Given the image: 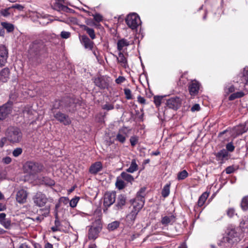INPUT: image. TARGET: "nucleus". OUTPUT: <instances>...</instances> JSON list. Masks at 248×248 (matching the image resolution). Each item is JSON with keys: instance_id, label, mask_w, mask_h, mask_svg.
<instances>
[{"instance_id": "obj_34", "label": "nucleus", "mask_w": 248, "mask_h": 248, "mask_svg": "<svg viewBox=\"0 0 248 248\" xmlns=\"http://www.w3.org/2000/svg\"><path fill=\"white\" fill-rule=\"evenodd\" d=\"M59 20L60 21H63L62 20H59L58 19H50L49 16H44L42 18H40L39 22L40 23L42 24L43 25H46L51 22L54 20Z\"/></svg>"}, {"instance_id": "obj_39", "label": "nucleus", "mask_w": 248, "mask_h": 248, "mask_svg": "<svg viewBox=\"0 0 248 248\" xmlns=\"http://www.w3.org/2000/svg\"><path fill=\"white\" fill-rule=\"evenodd\" d=\"M0 224L6 229H9L11 227V220L9 218H6L3 220H0Z\"/></svg>"}, {"instance_id": "obj_14", "label": "nucleus", "mask_w": 248, "mask_h": 248, "mask_svg": "<svg viewBox=\"0 0 248 248\" xmlns=\"http://www.w3.org/2000/svg\"><path fill=\"white\" fill-rule=\"evenodd\" d=\"M80 42L81 44L84 46L85 48L89 50H92L93 46L94 43L91 41L86 35H83L80 37Z\"/></svg>"}, {"instance_id": "obj_17", "label": "nucleus", "mask_w": 248, "mask_h": 248, "mask_svg": "<svg viewBox=\"0 0 248 248\" xmlns=\"http://www.w3.org/2000/svg\"><path fill=\"white\" fill-rule=\"evenodd\" d=\"M27 198V192L24 189H20L16 193V200L19 203H25L26 201Z\"/></svg>"}, {"instance_id": "obj_25", "label": "nucleus", "mask_w": 248, "mask_h": 248, "mask_svg": "<svg viewBox=\"0 0 248 248\" xmlns=\"http://www.w3.org/2000/svg\"><path fill=\"white\" fill-rule=\"evenodd\" d=\"M10 70L8 68H4L0 72V80L6 82L9 78Z\"/></svg>"}, {"instance_id": "obj_15", "label": "nucleus", "mask_w": 248, "mask_h": 248, "mask_svg": "<svg viewBox=\"0 0 248 248\" xmlns=\"http://www.w3.org/2000/svg\"><path fill=\"white\" fill-rule=\"evenodd\" d=\"M239 78V80H236L237 82H240L242 84V86L244 87L245 85H248V68H245L243 73L238 76L237 78Z\"/></svg>"}, {"instance_id": "obj_36", "label": "nucleus", "mask_w": 248, "mask_h": 248, "mask_svg": "<svg viewBox=\"0 0 248 248\" xmlns=\"http://www.w3.org/2000/svg\"><path fill=\"white\" fill-rule=\"evenodd\" d=\"M208 197V194L206 192L203 193L199 198L198 201V205L199 206H202L205 202Z\"/></svg>"}, {"instance_id": "obj_52", "label": "nucleus", "mask_w": 248, "mask_h": 248, "mask_svg": "<svg viewBox=\"0 0 248 248\" xmlns=\"http://www.w3.org/2000/svg\"><path fill=\"white\" fill-rule=\"evenodd\" d=\"M43 181L45 185L49 186H53L55 184L54 181L48 178H44Z\"/></svg>"}, {"instance_id": "obj_41", "label": "nucleus", "mask_w": 248, "mask_h": 248, "mask_svg": "<svg viewBox=\"0 0 248 248\" xmlns=\"http://www.w3.org/2000/svg\"><path fill=\"white\" fill-rule=\"evenodd\" d=\"M244 95V93L242 92H238L232 94L229 97L230 100H233L236 98H240Z\"/></svg>"}, {"instance_id": "obj_37", "label": "nucleus", "mask_w": 248, "mask_h": 248, "mask_svg": "<svg viewBox=\"0 0 248 248\" xmlns=\"http://www.w3.org/2000/svg\"><path fill=\"white\" fill-rule=\"evenodd\" d=\"M1 25L3 29H6L8 32H12L14 31V26L11 23L6 22H2L1 23Z\"/></svg>"}, {"instance_id": "obj_2", "label": "nucleus", "mask_w": 248, "mask_h": 248, "mask_svg": "<svg viewBox=\"0 0 248 248\" xmlns=\"http://www.w3.org/2000/svg\"><path fill=\"white\" fill-rule=\"evenodd\" d=\"M46 51L45 45L42 40H35L30 45L29 50V59L32 62H38L40 56Z\"/></svg>"}, {"instance_id": "obj_12", "label": "nucleus", "mask_w": 248, "mask_h": 248, "mask_svg": "<svg viewBox=\"0 0 248 248\" xmlns=\"http://www.w3.org/2000/svg\"><path fill=\"white\" fill-rule=\"evenodd\" d=\"M94 82L96 86L101 89L107 88L108 85V79L104 76H99L95 78Z\"/></svg>"}, {"instance_id": "obj_49", "label": "nucleus", "mask_w": 248, "mask_h": 248, "mask_svg": "<svg viewBox=\"0 0 248 248\" xmlns=\"http://www.w3.org/2000/svg\"><path fill=\"white\" fill-rule=\"evenodd\" d=\"M22 153V149L21 148H16L13 151V155L15 157H17Z\"/></svg>"}, {"instance_id": "obj_42", "label": "nucleus", "mask_w": 248, "mask_h": 248, "mask_svg": "<svg viewBox=\"0 0 248 248\" xmlns=\"http://www.w3.org/2000/svg\"><path fill=\"white\" fill-rule=\"evenodd\" d=\"M120 223L119 221H113L108 225V228L109 231H113L116 229L119 226Z\"/></svg>"}, {"instance_id": "obj_24", "label": "nucleus", "mask_w": 248, "mask_h": 248, "mask_svg": "<svg viewBox=\"0 0 248 248\" xmlns=\"http://www.w3.org/2000/svg\"><path fill=\"white\" fill-rule=\"evenodd\" d=\"M117 60L122 66L126 68L128 67L127 61L126 58L124 56V54L121 52H119L118 57H117Z\"/></svg>"}, {"instance_id": "obj_40", "label": "nucleus", "mask_w": 248, "mask_h": 248, "mask_svg": "<svg viewBox=\"0 0 248 248\" xmlns=\"http://www.w3.org/2000/svg\"><path fill=\"white\" fill-rule=\"evenodd\" d=\"M170 184H167L164 186L162 191V195L163 197L166 198L169 196L170 191Z\"/></svg>"}, {"instance_id": "obj_28", "label": "nucleus", "mask_w": 248, "mask_h": 248, "mask_svg": "<svg viewBox=\"0 0 248 248\" xmlns=\"http://www.w3.org/2000/svg\"><path fill=\"white\" fill-rule=\"evenodd\" d=\"M80 27L85 31H86L87 33L89 35L90 37L93 40L96 38V35L93 29L90 28L85 25H82Z\"/></svg>"}, {"instance_id": "obj_58", "label": "nucleus", "mask_w": 248, "mask_h": 248, "mask_svg": "<svg viewBox=\"0 0 248 248\" xmlns=\"http://www.w3.org/2000/svg\"><path fill=\"white\" fill-rule=\"evenodd\" d=\"M12 161V159L9 156H6L2 158V162L5 164H9Z\"/></svg>"}, {"instance_id": "obj_60", "label": "nucleus", "mask_w": 248, "mask_h": 248, "mask_svg": "<svg viewBox=\"0 0 248 248\" xmlns=\"http://www.w3.org/2000/svg\"><path fill=\"white\" fill-rule=\"evenodd\" d=\"M226 149L228 151L232 152L234 149V146L232 142H230L226 145Z\"/></svg>"}, {"instance_id": "obj_54", "label": "nucleus", "mask_w": 248, "mask_h": 248, "mask_svg": "<svg viewBox=\"0 0 248 248\" xmlns=\"http://www.w3.org/2000/svg\"><path fill=\"white\" fill-rule=\"evenodd\" d=\"M71 33L69 31H62L61 33V37L63 39H67L70 37Z\"/></svg>"}, {"instance_id": "obj_30", "label": "nucleus", "mask_w": 248, "mask_h": 248, "mask_svg": "<svg viewBox=\"0 0 248 248\" xmlns=\"http://www.w3.org/2000/svg\"><path fill=\"white\" fill-rule=\"evenodd\" d=\"M126 171L122 172L120 176L121 178H122L124 180L127 182L128 183H130L132 184V183L134 181V178L131 174H129L127 173Z\"/></svg>"}, {"instance_id": "obj_18", "label": "nucleus", "mask_w": 248, "mask_h": 248, "mask_svg": "<svg viewBox=\"0 0 248 248\" xmlns=\"http://www.w3.org/2000/svg\"><path fill=\"white\" fill-rule=\"evenodd\" d=\"M11 107L7 104L4 105L0 107V120L4 119L7 116L11 113Z\"/></svg>"}, {"instance_id": "obj_21", "label": "nucleus", "mask_w": 248, "mask_h": 248, "mask_svg": "<svg viewBox=\"0 0 248 248\" xmlns=\"http://www.w3.org/2000/svg\"><path fill=\"white\" fill-rule=\"evenodd\" d=\"M175 220V217L172 214H170L162 217L161 222L163 225L167 226L169 224H172Z\"/></svg>"}, {"instance_id": "obj_51", "label": "nucleus", "mask_w": 248, "mask_h": 248, "mask_svg": "<svg viewBox=\"0 0 248 248\" xmlns=\"http://www.w3.org/2000/svg\"><path fill=\"white\" fill-rule=\"evenodd\" d=\"M162 97L160 96H155L154 97V102L155 104V106L158 107L160 106L161 100H162Z\"/></svg>"}, {"instance_id": "obj_5", "label": "nucleus", "mask_w": 248, "mask_h": 248, "mask_svg": "<svg viewBox=\"0 0 248 248\" xmlns=\"http://www.w3.org/2000/svg\"><path fill=\"white\" fill-rule=\"evenodd\" d=\"M125 22L128 27L133 30L136 29L141 23L140 16L136 13L129 14L126 16Z\"/></svg>"}, {"instance_id": "obj_62", "label": "nucleus", "mask_w": 248, "mask_h": 248, "mask_svg": "<svg viewBox=\"0 0 248 248\" xmlns=\"http://www.w3.org/2000/svg\"><path fill=\"white\" fill-rule=\"evenodd\" d=\"M125 80L124 77L122 76H119L116 79L115 82L117 84H121L124 82Z\"/></svg>"}, {"instance_id": "obj_56", "label": "nucleus", "mask_w": 248, "mask_h": 248, "mask_svg": "<svg viewBox=\"0 0 248 248\" xmlns=\"http://www.w3.org/2000/svg\"><path fill=\"white\" fill-rule=\"evenodd\" d=\"M227 214L230 217H232L235 214V210L233 208H229L227 210Z\"/></svg>"}, {"instance_id": "obj_10", "label": "nucleus", "mask_w": 248, "mask_h": 248, "mask_svg": "<svg viewBox=\"0 0 248 248\" xmlns=\"http://www.w3.org/2000/svg\"><path fill=\"white\" fill-rule=\"evenodd\" d=\"M53 113L55 118L64 125H69L71 123V120L68 115L60 111H58L56 113L53 111Z\"/></svg>"}, {"instance_id": "obj_43", "label": "nucleus", "mask_w": 248, "mask_h": 248, "mask_svg": "<svg viewBox=\"0 0 248 248\" xmlns=\"http://www.w3.org/2000/svg\"><path fill=\"white\" fill-rule=\"evenodd\" d=\"M241 205L243 210H247L248 209V196L243 198Z\"/></svg>"}, {"instance_id": "obj_31", "label": "nucleus", "mask_w": 248, "mask_h": 248, "mask_svg": "<svg viewBox=\"0 0 248 248\" xmlns=\"http://www.w3.org/2000/svg\"><path fill=\"white\" fill-rule=\"evenodd\" d=\"M54 9L59 11H63L65 12H68L70 10V9L69 8L66 6L63 5L60 3L59 2H56L54 4Z\"/></svg>"}, {"instance_id": "obj_32", "label": "nucleus", "mask_w": 248, "mask_h": 248, "mask_svg": "<svg viewBox=\"0 0 248 248\" xmlns=\"http://www.w3.org/2000/svg\"><path fill=\"white\" fill-rule=\"evenodd\" d=\"M129 45V42L125 39H122L118 40L117 42V49L121 52L124 46H127Z\"/></svg>"}, {"instance_id": "obj_45", "label": "nucleus", "mask_w": 248, "mask_h": 248, "mask_svg": "<svg viewBox=\"0 0 248 248\" xmlns=\"http://www.w3.org/2000/svg\"><path fill=\"white\" fill-rule=\"evenodd\" d=\"M188 176V173L186 170L179 172L177 174V179L179 180H181L185 179Z\"/></svg>"}, {"instance_id": "obj_13", "label": "nucleus", "mask_w": 248, "mask_h": 248, "mask_svg": "<svg viewBox=\"0 0 248 248\" xmlns=\"http://www.w3.org/2000/svg\"><path fill=\"white\" fill-rule=\"evenodd\" d=\"M200 86V84L197 80H191L188 84L190 94L192 96L196 95L199 93Z\"/></svg>"}, {"instance_id": "obj_20", "label": "nucleus", "mask_w": 248, "mask_h": 248, "mask_svg": "<svg viewBox=\"0 0 248 248\" xmlns=\"http://www.w3.org/2000/svg\"><path fill=\"white\" fill-rule=\"evenodd\" d=\"M248 130V122L244 124H240L234 127L233 130L236 135H241Z\"/></svg>"}, {"instance_id": "obj_59", "label": "nucleus", "mask_w": 248, "mask_h": 248, "mask_svg": "<svg viewBox=\"0 0 248 248\" xmlns=\"http://www.w3.org/2000/svg\"><path fill=\"white\" fill-rule=\"evenodd\" d=\"M200 106L198 104H194L191 108V111L192 112H195L196 111H199L200 110Z\"/></svg>"}, {"instance_id": "obj_22", "label": "nucleus", "mask_w": 248, "mask_h": 248, "mask_svg": "<svg viewBox=\"0 0 248 248\" xmlns=\"http://www.w3.org/2000/svg\"><path fill=\"white\" fill-rule=\"evenodd\" d=\"M144 204V200L140 199L137 197L136 198L133 202V209L139 212L143 207Z\"/></svg>"}, {"instance_id": "obj_46", "label": "nucleus", "mask_w": 248, "mask_h": 248, "mask_svg": "<svg viewBox=\"0 0 248 248\" xmlns=\"http://www.w3.org/2000/svg\"><path fill=\"white\" fill-rule=\"evenodd\" d=\"M235 91V87L232 85H228L225 87L224 91L227 94L233 93Z\"/></svg>"}, {"instance_id": "obj_57", "label": "nucleus", "mask_w": 248, "mask_h": 248, "mask_svg": "<svg viewBox=\"0 0 248 248\" xmlns=\"http://www.w3.org/2000/svg\"><path fill=\"white\" fill-rule=\"evenodd\" d=\"M93 16L94 19L97 22H99L103 20L102 16L99 14H97L94 15H93Z\"/></svg>"}, {"instance_id": "obj_61", "label": "nucleus", "mask_w": 248, "mask_h": 248, "mask_svg": "<svg viewBox=\"0 0 248 248\" xmlns=\"http://www.w3.org/2000/svg\"><path fill=\"white\" fill-rule=\"evenodd\" d=\"M8 57H0V66H3L7 62Z\"/></svg>"}, {"instance_id": "obj_8", "label": "nucleus", "mask_w": 248, "mask_h": 248, "mask_svg": "<svg viewBox=\"0 0 248 248\" xmlns=\"http://www.w3.org/2000/svg\"><path fill=\"white\" fill-rule=\"evenodd\" d=\"M34 203L38 206L42 207L48 202V199L43 193L39 192H37L33 197Z\"/></svg>"}, {"instance_id": "obj_9", "label": "nucleus", "mask_w": 248, "mask_h": 248, "mask_svg": "<svg viewBox=\"0 0 248 248\" xmlns=\"http://www.w3.org/2000/svg\"><path fill=\"white\" fill-rule=\"evenodd\" d=\"M116 193L114 192H107L104 196L103 205L108 208L115 201Z\"/></svg>"}, {"instance_id": "obj_4", "label": "nucleus", "mask_w": 248, "mask_h": 248, "mask_svg": "<svg viewBox=\"0 0 248 248\" xmlns=\"http://www.w3.org/2000/svg\"><path fill=\"white\" fill-rule=\"evenodd\" d=\"M26 171L30 175H35L42 171L44 169L43 165L31 161L27 162L24 166Z\"/></svg>"}, {"instance_id": "obj_29", "label": "nucleus", "mask_w": 248, "mask_h": 248, "mask_svg": "<svg viewBox=\"0 0 248 248\" xmlns=\"http://www.w3.org/2000/svg\"><path fill=\"white\" fill-rule=\"evenodd\" d=\"M139 168L138 165L137 164L135 159H133L131 161L130 167L126 170V172L128 173H134L138 170Z\"/></svg>"}, {"instance_id": "obj_27", "label": "nucleus", "mask_w": 248, "mask_h": 248, "mask_svg": "<svg viewBox=\"0 0 248 248\" xmlns=\"http://www.w3.org/2000/svg\"><path fill=\"white\" fill-rule=\"evenodd\" d=\"M126 202L125 197L122 195L118 196L116 207L117 210L122 209V207L125 205Z\"/></svg>"}, {"instance_id": "obj_53", "label": "nucleus", "mask_w": 248, "mask_h": 248, "mask_svg": "<svg viewBox=\"0 0 248 248\" xmlns=\"http://www.w3.org/2000/svg\"><path fill=\"white\" fill-rule=\"evenodd\" d=\"M138 137L137 136H132L130 139V142L132 146H134L138 142Z\"/></svg>"}, {"instance_id": "obj_64", "label": "nucleus", "mask_w": 248, "mask_h": 248, "mask_svg": "<svg viewBox=\"0 0 248 248\" xmlns=\"http://www.w3.org/2000/svg\"><path fill=\"white\" fill-rule=\"evenodd\" d=\"M103 108L107 110L113 109L114 107L111 104H105L103 106Z\"/></svg>"}, {"instance_id": "obj_6", "label": "nucleus", "mask_w": 248, "mask_h": 248, "mask_svg": "<svg viewBox=\"0 0 248 248\" xmlns=\"http://www.w3.org/2000/svg\"><path fill=\"white\" fill-rule=\"evenodd\" d=\"M102 229L100 221L98 220L93 224L89 230L88 238L89 239H95L98 236V233Z\"/></svg>"}, {"instance_id": "obj_7", "label": "nucleus", "mask_w": 248, "mask_h": 248, "mask_svg": "<svg viewBox=\"0 0 248 248\" xmlns=\"http://www.w3.org/2000/svg\"><path fill=\"white\" fill-rule=\"evenodd\" d=\"M182 101L179 97L173 96L167 100L166 105L170 108L177 110L181 106Z\"/></svg>"}, {"instance_id": "obj_35", "label": "nucleus", "mask_w": 248, "mask_h": 248, "mask_svg": "<svg viewBox=\"0 0 248 248\" xmlns=\"http://www.w3.org/2000/svg\"><path fill=\"white\" fill-rule=\"evenodd\" d=\"M115 186L119 189H122L126 186V184L121 176L117 177Z\"/></svg>"}, {"instance_id": "obj_38", "label": "nucleus", "mask_w": 248, "mask_h": 248, "mask_svg": "<svg viewBox=\"0 0 248 248\" xmlns=\"http://www.w3.org/2000/svg\"><path fill=\"white\" fill-rule=\"evenodd\" d=\"M228 152L225 150H222L217 153L216 157L217 160H223L228 156Z\"/></svg>"}, {"instance_id": "obj_26", "label": "nucleus", "mask_w": 248, "mask_h": 248, "mask_svg": "<svg viewBox=\"0 0 248 248\" xmlns=\"http://www.w3.org/2000/svg\"><path fill=\"white\" fill-rule=\"evenodd\" d=\"M138 212L132 209L131 212L126 217V221L129 223H133L135 221Z\"/></svg>"}, {"instance_id": "obj_16", "label": "nucleus", "mask_w": 248, "mask_h": 248, "mask_svg": "<svg viewBox=\"0 0 248 248\" xmlns=\"http://www.w3.org/2000/svg\"><path fill=\"white\" fill-rule=\"evenodd\" d=\"M103 169L102 164L100 161L95 162L92 164L89 168V172L93 174H96Z\"/></svg>"}, {"instance_id": "obj_50", "label": "nucleus", "mask_w": 248, "mask_h": 248, "mask_svg": "<svg viewBox=\"0 0 248 248\" xmlns=\"http://www.w3.org/2000/svg\"><path fill=\"white\" fill-rule=\"evenodd\" d=\"M124 93L125 95V97L127 99H132L131 91L129 89L126 88L124 89Z\"/></svg>"}, {"instance_id": "obj_1", "label": "nucleus", "mask_w": 248, "mask_h": 248, "mask_svg": "<svg viewBox=\"0 0 248 248\" xmlns=\"http://www.w3.org/2000/svg\"><path fill=\"white\" fill-rule=\"evenodd\" d=\"M78 100L67 97L61 100H56L52 106V112L54 109H60L68 112L74 111L76 109Z\"/></svg>"}, {"instance_id": "obj_44", "label": "nucleus", "mask_w": 248, "mask_h": 248, "mask_svg": "<svg viewBox=\"0 0 248 248\" xmlns=\"http://www.w3.org/2000/svg\"><path fill=\"white\" fill-rule=\"evenodd\" d=\"M0 57H8V50L3 45H0Z\"/></svg>"}, {"instance_id": "obj_19", "label": "nucleus", "mask_w": 248, "mask_h": 248, "mask_svg": "<svg viewBox=\"0 0 248 248\" xmlns=\"http://www.w3.org/2000/svg\"><path fill=\"white\" fill-rule=\"evenodd\" d=\"M233 243L231 238L224 236L220 241L219 245L221 248H231Z\"/></svg>"}, {"instance_id": "obj_55", "label": "nucleus", "mask_w": 248, "mask_h": 248, "mask_svg": "<svg viewBox=\"0 0 248 248\" xmlns=\"http://www.w3.org/2000/svg\"><path fill=\"white\" fill-rule=\"evenodd\" d=\"M11 7L12 8V10H13L14 9H16L18 11H22L24 8V7L23 5L19 4H14L11 6Z\"/></svg>"}, {"instance_id": "obj_11", "label": "nucleus", "mask_w": 248, "mask_h": 248, "mask_svg": "<svg viewBox=\"0 0 248 248\" xmlns=\"http://www.w3.org/2000/svg\"><path fill=\"white\" fill-rule=\"evenodd\" d=\"M129 130L125 127L120 129L116 134L115 140L119 142L124 143L128 137Z\"/></svg>"}, {"instance_id": "obj_48", "label": "nucleus", "mask_w": 248, "mask_h": 248, "mask_svg": "<svg viewBox=\"0 0 248 248\" xmlns=\"http://www.w3.org/2000/svg\"><path fill=\"white\" fill-rule=\"evenodd\" d=\"M78 201L79 198L78 197L73 198L70 201H69L70 206L72 208L75 207L77 206Z\"/></svg>"}, {"instance_id": "obj_47", "label": "nucleus", "mask_w": 248, "mask_h": 248, "mask_svg": "<svg viewBox=\"0 0 248 248\" xmlns=\"http://www.w3.org/2000/svg\"><path fill=\"white\" fill-rule=\"evenodd\" d=\"M145 188L144 187L141 188L140 190L137 193V197L140 199L144 200Z\"/></svg>"}, {"instance_id": "obj_23", "label": "nucleus", "mask_w": 248, "mask_h": 248, "mask_svg": "<svg viewBox=\"0 0 248 248\" xmlns=\"http://www.w3.org/2000/svg\"><path fill=\"white\" fill-rule=\"evenodd\" d=\"M14 14V10L12 9L11 7L2 9L0 10V16L4 17H9L10 16H13Z\"/></svg>"}, {"instance_id": "obj_33", "label": "nucleus", "mask_w": 248, "mask_h": 248, "mask_svg": "<svg viewBox=\"0 0 248 248\" xmlns=\"http://www.w3.org/2000/svg\"><path fill=\"white\" fill-rule=\"evenodd\" d=\"M236 235L237 234L235 230L233 229H230L227 230L225 236H227L229 238H231L232 242L234 243V241L236 240L235 239Z\"/></svg>"}, {"instance_id": "obj_3", "label": "nucleus", "mask_w": 248, "mask_h": 248, "mask_svg": "<svg viewBox=\"0 0 248 248\" xmlns=\"http://www.w3.org/2000/svg\"><path fill=\"white\" fill-rule=\"evenodd\" d=\"M22 134L19 129L17 127H9L6 132V138L11 143H18L22 139Z\"/></svg>"}, {"instance_id": "obj_63", "label": "nucleus", "mask_w": 248, "mask_h": 248, "mask_svg": "<svg viewBox=\"0 0 248 248\" xmlns=\"http://www.w3.org/2000/svg\"><path fill=\"white\" fill-rule=\"evenodd\" d=\"M225 170L226 173L231 174L234 172V168L233 166H229Z\"/></svg>"}]
</instances>
